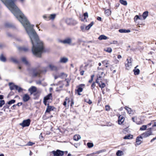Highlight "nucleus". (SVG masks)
I'll list each match as a JSON object with an SVG mask.
<instances>
[{
  "label": "nucleus",
  "instance_id": "nucleus-1",
  "mask_svg": "<svg viewBox=\"0 0 156 156\" xmlns=\"http://www.w3.org/2000/svg\"><path fill=\"white\" fill-rule=\"evenodd\" d=\"M13 14V0H1Z\"/></svg>",
  "mask_w": 156,
  "mask_h": 156
},
{
  "label": "nucleus",
  "instance_id": "nucleus-2",
  "mask_svg": "<svg viewBox=\"0 0 156 156\" xmlns=\"http://www.w3.org/2000/svg\"><path fill=\"white\" fill-rule=\"evenodd\" d=\"M102 80V76H100L97 77L96 80V82L98 83L100 87L102 90V88H104L105 86V84L104 83H102L101 81Z\"/></svg>",
  "mask_w": 156,
  "mask_h": 156
},
{
  "label": "nucleus",
  "instance_id": "nucleus-3",
  "mask_svg": "<svg viewBox=\"0 0 156 156\" xmlns=\"http://www.w3.org/2000/svg\"><path fill=\"white\" fill-rule=\"evenodd\" d=\"M66 22L68 25H74L77 23L76 21L72 18L67 19L66 20Z\"/></svg>",
  "mask_w": 156,
  "mask_h": 156
},
{
  "label": "nucleus",
  "instance_id": "nucleus-4",
  "mask_svg": "<svg viewBox=\"0 0 156 156\" xmlns=\"http://www.w3.org/2000/svg\"><path fill=\"white\" fill-rule=\"evenodd\" d=\"M152 128L148 129L147 131L142 134V137L143 138H146L152 135Z\"/></svg>",
  "mask_w": 156,
  "mask_h": 156
},
{
  "label": "nucleus",
  "instance_id": "nucleus-5",
  "mask_svg": "<svg viewBox=\"0 0 156 156\" xmlns=\"http://www.w3.org/2000/svg\"><path fill=\"white\" fill-rule=\"evenodd\" d=\"M30 120L29 119L24 120L22 123H20V125L24 127L26 126H28L30 124Z\"/></svg>",
  "mask_w": 156,
  "mask_h": 156
},
{
  "label": "nucleus",
  "instance_id": "nucleus-6",
  "mask_svg": "<svg viewBox=\"0 0 156 156\" xmlns=\"http://www.w3.org/2000/svg\"><path fill=\"white\" fill-rule=\"evenodd\" d=\"M54 156H62L64 154V152L60 150H58L56 151H53L52 152Z\"/></svg>",
  "mask_w": 156,
  "mask_h": 156
},
{
  "label": "nucleus",
  "instance_id": "nucleus-7",
  "mask_svg": "<svg viewBox=\"0 0 156 156\" xmlns=\"http://www.w3.org/2000/svg\"><path fill=\"white\" fill-rule=\"evenodd\" d=\"M30 98L29 95L27 94H24L23 96L22 99L23 101L26 102L28 101Z\"/></svg>",
  "mask_w": 156,
  "mask_h": 156
},
{
  "label": "nucleus",
  "instance_id": "nucleus-8",
  "mask_svg": "<svg viewBox=\"0 0 156 156\" xmlns=\"http://www.w3.org/2000/svg\"><path fill=\"white\" fill-rule=\"evenodd\" d=\"M42 72V71L40 70H37L35 71V70L34 71L33 73V76L34 77H36V76H40V74Z\"/></svg>",
  "mask_w": 156,
  "mask_h": 156
},
{
  "label": "nucleus",
  "instance_id": "nucleus-9",
  "mask_svg": "<svg viewBox=\"0 0 156 156\" xmlns=\"http://www.w3.org/2000/svg\"><path fill=\"white\" fill-rule=\"evenodd\" d=\"M143 137L141 136L137 137L136 139V142L138 145H140L142 142Z\"/></svg>",
  "mask_w": 156,
  "mask_h": 156
},
{
  "label": "nucleus",
  "instance_id": "nucleus-10",
  "mask_svg": "<svg viewBox=\"0 0 156 156\" xmlns=\"http://www.w3.org/2000/svg\"><path fill=\"white\" fill-rule=\"evenodd\" d=\"M28 91L30 93V94H32L34 92L36 91L37 88L34 86H32L29 89Z\"/></svg>",
  "mask_w": 156,
  "mask_h": 156
},
{
  "label": "nucleus",
  "instance_id": "nucleus-11",
  "mask_svg": "<svg viewBox=\"0 0 156 156\" xmlns=\"http://www.w3.org/2000/svg\"><path fill=\"white\" fill-rule=\"evenodd\" d=\"M53 108L54 107L53 106H49V104H48L47 105V106L46 108L45 112H50L53 110Z\"/></svg>",
  "mask_w": 156,
  "mask_h": 156
},
{
  "label": "nucleus",
  "instance_id": "nucleus-12",
  "mask_svg": "<svg viewBox=\"0 0 156 156\" xmlns=\"http://www.w3.org/2000/svg\"><path fill=\"white\" fill-rule=\"evenodd\" d=\"M68 61V58L66 57H62L60 58L59 62L61 63H66Z\"/></svg>",
  "mask_w": 156,
  "mask_h": 156
},
{
  "label": "nucleus",
  "instance_id": "nucleus-13",
  "mask_svg": "<svg viewBox=\"0 0 156 156\" xmlns=\"http://www.w3.org/2000/svg\"><path fill=\"white\" fill-rule=\"evenodd\" d=\"M126 60L127 61V63L125 64V66L126 67V69H128L130 66H131L132 65L131 58H130L129 60L128 58Z\"/></svg>",
  "mask_w": 156,
  "mask_h": 156
},
{
  "label": "nucleus",
  "instance_id": "nucleus-14",
  "mask_svg": "<svg viewBox=\"0 0 156 156\" xmlns=\"http://www.w3.org/2000/svg\"><path fill=\"white\" fill-rule=\"evenodd\" d=\"M9 85L10 87V89L11 90H13L14 89H16V88L17 87V85H15L12 83H9Z\"/></svg>",
  "mask_w": 156,
  "mask_h": 156
},
{
  "label": "nucleus",
  "instance_id": "nucleus-15",
  "mask_svg": "<svg viewBox=\"0 0 156 156\" xmlns=\"http://www.w3.org/2000/svg\"><path fill=\"white\" fill-rule=\"evenodd\" d=\"M124 118L121 115L119 116L118 118V123L119 124H121L124 122Z\"/></svg>",
  "mask_w": 156,
  "mask_h": 156
},
{
  "label": "nucleus",
  "instance_id": "nucleus-16",
  "mask_svg": "<svg viewBox=\"0 0 156 156\" xmlns=\"http://www.w3.org/2000/svg\"><path fill=\"white\" fill-rule=\"evenodd\" d=\"M21 60L22 62L26 65L28 66L29 65L28 62L25 57H22L21 58Z\"/></svg>",
  "mask_w": 156,
  "mask_h": 156
},
{
  "label": "nucleus",
  "instance_id": "nucleus-17",
  "mask_svg": "<svg viewBox=\"0 0 156 156\" xmlns=\"http://www.w3.org/2000/svg\"><path fill=\"white\" fill-rule=\"evenodd\" d=\"M84 85L83 84H82L80 85L79 87L78 88L77 90V92L78 94L79 95H80L81 94H80V92H81L83 91V88H82V87L84 86Z\"/></svg>",
  "mask_w": 156,
  "mask_h": 156
},
{
  "label": "nucleus",
  "instance_id": "nucleus-18",
  "mask_svg": "<svg viewBox=\"0 0 156 156\" xmlns=\"http://www.w3.org/2000/svg\"><path fill=\"white\" fill-rule=\"evenodd\" d=\"M62 42L65 44H70L71 42V39L70 38H67L63 41Z\"/></svg>",
  "mask_w": 156,
  "mask_h": 156
},
{
  "label": "nucleus",
  "instance_id": "nucleus-19",
  "mask_svg": "<svg viewBox=\"0 0 156 156\" xmlns=\"http://www.w3.org/2000/svg\"><path fill=\"white\" fill-rule=\"evenodd\" d=\"M52 94H51L50 93L44 98V100L48 101V100L51 99L52 98Z\"/></svg>",
  "mask_w": 156,
  "mask_h": 156
},
{
  "label": "nucleus",
  "instance_id": "nucleus-20",
  "mask_svg": "<svg viewBox=\"0 0 156 156\" xmlns=\"http://www.w3.org/2000/svg\"><path fill=\"white\" fill-rule=\"evenodd\" d=\"M10 60L12 62L16 63H19V61L17 60L16 58L13 57H11L10 58Z\"/></svg>",
  "mask_w": 156,
  "mask_h": 156
},
{
  "label": "nucleus",
  "instance_id": "nucleus-21",
  "mask_svg": "<svg viewBox=\"0 0 156 156\" xmlns=\"http://www.w3.org/2000/svg\"><path fill=\"white\" fill-rule=\"evenodd\" d=\"M119 31L120 33H128L130 32V30L129 29H121L119 30Z\"/></svg>",
  "mask_w": 156,
  "mask_h": 156
},
{
  "label": "nucleus",
  "instance_id": "nucleus-22",
  "mask_svg": "<svg viewBox=\"0 0 156 156\" xmlns=\"http://www.w3.org/2000/svg\"><path fill=\"white\" fill-rule=\"evenodd\" d=\"M108 37L104 35H101L98 38V39L99 40H105L108 39Z\"/></svg>",
  "mask_w": 156,
  "mask_h": 156
},
{
  "label": "nucleus",
  "instance_id": "nucleus-23",
  "mask_svg": "<svg viewBox=\"0 0 156 156\" xmlns=\"http://www.w3.org/2000/svg\"><path fill=\"white\" fill-rule=\"evenodd\" d=\"M148 15V12L146 11L143 12L142 14V17L144 20H145Z\"/></svg>",
  "mask_w": 156,
  "mask_h": 156
},
{
  "label": "nucleus",
  "instance_id": "nucleus-24",
  "mask_svg": "<svg viewBox=\"0 0 156 156\" xmlns=\"http://www.w3.org/2000/svg\"><path fill=\"white\" fill-rule=\"evenodd\" d=\"M49 67L52 70H56L57 69V68L56 66L51 64L49 65Z\"/></svg>",
  "mask_w": 156,
  "mask_h": 156
},
{
  "label": "nucleus",
  "instance_id": "nucleus-25",
  "mask_svg": "<svg viewBox=\"0 0 156 156\" xmlns=\"http://www.w3.org/2000/svg\"><path fill=\"white\" fill-rule=\"evenodd\" d=\"M94 24V22H92L90 24L86 26L85 27V29L86 30H89L90 27L93 25Z\"/></svg>",
  "mask_w": 156,
  "mask_h": 156
},
{
  "label": "nucleus",
  "instance_id": "nucleus-26",
  "mask_svg": "<svg viewBox=\"0 0 156 156\" xmlns=\"http://www.w3.org/2000/svg\"><path fill=\"white\" fill-rule=\"evenodd\" d=\"M80 138V136L79 135H76L73 137L74 140L76 141L78 140Z\"/></svg>",
  "mask_w": 156,
  "mask_h": 156
},
{
  "label": "nucleus",
  "instance_id": "nucleus-27",
  "mask_svg": "<svg viewBox=\"0 0 156 156\" xmlns=\"http://www.w3.org/2000/svg\"><path fill=\"white\" fill-rule=\"evenodd\" d=\"M123 154V152L121 151L118 150L116 152V155L117 156H121Z\"/></svg>",
  "mask_w": 156,
  "mask_h": 156
},
{
  "label": "nucleus",
  "instance_id": "nucleus-28",
  "mask_svg": "<svg viewBox=\"0 0 156 156\" xmlns=\"http://www.w3.org/2000/svg\"><path fill=\"white\" fill-rule=\"evenodd\" d=\"M133 136L131 135H128L125 136L123 138L124 139H130L133 138Z\"/></svg>",
  "mask_w": 156,
  "mask_h": 156
},
{
  "label": "nucleus",
  "instance_id": "nucleus-29",
  "mask_svg": "<svg viewBox=\"0 0 156 156\" xmlns=\"http://www.w3.org/2000/svg\"><path fill=\"white\" fill-rule=\"evenodd\" d=\"M119 1L121 4L124 5H126L127 4V3L126 1L124 0H119Z\"/></svg>",
  "mask_w": 156,
  "mask_h": 156
},
{
  "label": "nucleus",
  "instance_id": "nucleus-30",
  "mask_svg": "<svg viewBox=\"0 0 156 156\" xmlns=\"http://www.w3.org/2000/svg\"><path fill=\"white\" fill-rule=\"evenodd\" d=\"M83 16H84V19H83L81 20L82 21H84V20H86L87 18H88V13L87 12L84 13L83 14Z\"/></svg>",
  "mask_w": 156,
  "mask_h": 156
},
{
  "label": "nucleus",
  "instance_id": "nucleus-31",
  "mask_svg": "<svg viewBox=\"0 0 156 156\" xmlns=\"http://www.w3.org/2000/svg\"><path fill=\"white\" fill-rule=\"evenodd\" d=\"M0 60L3 62H5L6 61V59L3 55H2L0 57Z\"/></svg>",
  "mask_w": 156,
  "mask_h": 156
},
{
  "label": "nucleus",
  "instance_id": "nucleus-32",
  "mask_svg": "<svg viewBox=\"0 0 156 156\" xmlns=\"http://www.w3.org/2000/svg\"><path fill=\"white\" fill-rule=\"evenodd\" d=\"M133 71L135 75H138L140 73V70L139 69H133Z\"/></svg>",
  "mask_w": 156,
  "mask_h": 156
},
{
  "label": "nucleus",
  "instance_id": "nucleus-33",
  "mask_svg": "<svg viewBox=\"0 0 156 156\" xmlns=\"http://www.w3.org/2000/svg\"><path fill=\"white\" fill-rule=\"evenodd\" d=\"M104 51L108 53H111L112 52V50L111 48L109 47L104 49Z\"/></svg>",
  "mask_w": 156,
  "mask_h": 156
},
{
  "label": "nucleus",
  "instance_id": "nucleus-34",
  "mask_svg": "<svg viewBox=\"0 0 156 156\" xmlns=\"http://www.w3.org/2000/svg\"><path fill=\"white\" fill-rule=\"evenodd\" d=\"M125 108L127 111L128 113H129V114H131V112H132V111L131 109V108H128V107L127 106H126L125 107Z\"/></svg>",
  "mask_w": 156,
  "mask_h": 156
},
{
  "label": "nucleus",
  "instance_id": "nucleus-35",
  "mask_svg": "<svg viewBox=\"0 0 156 156\" xmlns=\"http://www.w3.org/2000/svg\"><path fill=\"white\" fill-rule=\"evenodd\" d=\"M111 12L109 9H106L105 11V14L108 16L110 15L111 14Z\"/></svg>",
  "mask_w": 156,
  "mask_h": 156
},
{
  "label": "nucleus",
  "instance_id": "nucleus-36",
  "mask_svg": "<svg viewBox=\"0 0 156 156\" xmlns=\"http://www.w3.org/2000/svg\"><path fill=\"white\" fill-rule=\"evenodd\" d=\"M147 128V125H143L140 129V130H145Z\"/></svg>",
  "mask_w": 156,
  "mask_h": 156
},
{
  "label": "nucleus",
  "instance_id": "nucleus-37",
  "mask_svg": "<svg viewBox=\"0 0 156 156\" xmlns=\"http://www.w3.org/2000/svg\"><path fill=\"white\" fill-rule=\"evenodd\" d=\"M98 76H99V77L100 76H102V78L103 77H104L105 76V74L104 73V72H103V71L101 72H99V74H98Z\"/></svg>",
  "mask_w": 156,
  "mask_h": 156
},
{
  "label": "nucleus",
  "instance_id": "nucleus-38",
  "mask_svg": "<svg viewBox=\"0 0 156 156\" xmlns=\"http://www.w3.org/2000/svg\"><path fill=\"white\" fill-rule=\"evenodd\" d=\"M87 147L89 148L92 147L94 146V144L93 143H88L87 144Z\"/></svg>",
  "mask_w": 156,
  "mask_h": 156
},
{
  "label": "nucleus",
  "instance_id": "nucleus-39",
  "mask_svg": "<svg viewBox=\"0 0 156 156\" xmlns=\"http://www.w3.org/2000/svg\"><path fill=\"white\" fill-rule=\"evenodd\" d=\"M56 15L55 14H51L49 16L50 19L53 20L55 18Z\"/></svg>",
  "mask_w": 156,
  "mask_h": 156
},
{
  "label": "nucleus",
  "instance_id": "nucleus-40",
  "mask_svg": "<svg viewBox=\"0 0 156 156\" xmlns=\"http://www.w3.org/2000/svg\"><path fill=\"white\" fill-rule=\"evenodd\" d=\"M5 26L6 27H12V25L11 24L9 23H6L5 24Z\"/></svg>",
  "mask_w": 156,
  "mask_h": 156
},
{
  "label": "nucleus",
  "instance_id": "nucleus-41",
  "mask_svg": "<svg viewBox=\"0 0 156 156\" xmlns=\"http://www.w3.org/2000/svg\"><path fill=\"white\" fill-rule=\"evenodd\" d=\"M5 104V101L4 100H0V107H1Z\"/></svg>",
  "mask_w": 156,
  "mask_h": 156
},
{
  "label": "nucleus",
  "instance_id": "nucleus-42",
  "mask_svg": "<svg viewBox=\"0 0 156 156\" xmlns=\"http://www.w3.org/2000/svg\"><path fill=\"white\" fill-rule=\"evenodd\" d=\"M16 102V100H11L10 101H9L8 102V104L9 105H11L12 104H13L15 103Z\"/></svg>",
  "mask_w": 156,
  "mask_h": 156
},
{
  "label": "nucleus",
  "instance_id": "nucleus-43",
  "mask_svg": "<svg viewBox=\"0 0 156 156\" xmlns=\"http://www.w3.org/2000/svg\"><path fill=\"white\" fill-rule=\"evenodd\" d=\"M17 88H16V89L19 92H20L23 91V89L21 87H19L18 86H17Z\"/></svg>",
  "mask_w": 156,
  "mask_h": 156
},
{
  "label": "nucleus",
  "instance_id": "nucleus-44",
  "mask_svg": "<svg viewBox=\"0 0 156 156\" xmlns=\"http://www.w3.org/2000/svg\"><path fill=\"white\" fill-rule=\"evenodd\" d=\"M134 19L135 21H136L138 19L141 20V18L138 15H136L135 16Z\"/></svg>",
  "mask_w": 156,
  "mask_h": 156
},
{
  "label": "nucleus",
  "instance_id": "nucleus-45",
  "mask_svg": "<svg viewBox=\"0 0 156 156\" xmlns=\"http://www.w3.org/2000/svg\"><path fill=\"white\" fill-rule=\"evenodd\" d=\"M22 49L25 51H27L28 50L29 48L27 47H24L22 48Z\"/></svg>",
  "mask_w": 156,
  "mask_h": 156
},
{
  "label": "nucleus",
  "instance_id": "nucleus-46",
  "mask_svg": "<svg viewBox=\"0 0 156 156\" xmlns=\"http://www.w3.org/2000/svg\"><path fill=\"white\" fill-rule=\"evenodd\" d=\"M34 144V143H33L31 142H29L27 143V145L31 146L33 145Z\"/></svg>",
  "mask_w": 156,
  "mask_h": 156
},
{
  "label": "nucleus",
  "instance_id": "nucleus-47",
  "mask_svg": "<svg viewBox=\"0 0 156 156\" xmlns=\"http://www.w3.org/2000/svg\"><path fill=\"white\" fill-rule=\"evenodd\" d=\"M9 106L8 105L6 104L3 107V109H4V110L5 111L6 108H9Z\"/></svg>",
  "mask_w": 156,
  "mask_h": 156
},
{
  "label": "nucleus",
  "instance_id": "nucleus-48",
  "mask_svg": "<svg viewBox=\"0 0 156 156\" xmlns=\"http://www.w3.org/2000/svg\"><path fill=\"white\" fill-rule=\"evenodd\" d=\"M96 85L95 83H92V84L91 85V88L92 90L95 87Z\"/></svg>",
  "mask_w": 156,
  "mask_h": 156
},
{
  "label": "nucleus",
  "instance_id": "nucleus-49",
  "mask_svg": "<svg viewBox=\"0 0 156 156\" xmlns=\"http://www.w3.org/2000/svg\"><path fill=\"white\" fill-rule=\"evenodd\" d=\"M108 61L106 60L102 61V64H105V65H107L108 64Z\"/></svg>",
  "mask_w": 156,
  "mask_h": 156
},
{
  "label": "nucleus",
  "instance_id": "nucleus-50",
  "mask_svg": "<svg viewBox=\"0 0 156 156\" xmlns=\"http://www.w3.org/2000/svg\"><path fill=\"white\" fill-rule=\"evenodd\" d=\"M105 109L106 111H108L110 109V107L108 105H107L105 106Z\"/></svg>",
  "mask_w": 156,
  "mask_h": 156
},
{
  "label": "nucleus",
  "instance_id": "nucleus-51",
  "mask_svg": "<svg viewBox=\"0 0 156 156\" xmlns=\"http://www.w3.org/2000/svg\"><path fill=\"white\" fill-rule=\"evenodd\" d=\"M119 5H120V4L119 3H117L115 5V9H117V8L119 7Z\"/></svg>",
  "mask_w": 156,
  "mask_h": 156
},
{
  "label": "nucleus",
  "instance_id": "nucleus-52",
  "mask_svg": "<svg viewBox=\"0 0 156 156\" xmlns=\"http://www.w3.org/2000/svg\"><path fill=\"white\" fill-rule=\"evenodd\" d=\"M23 104L22 102H19L16 105V106H19L22 105Z\"/></svg>",
  "mask_w": 156,
  "mask_h": 156
},
{
  "label": "nucleus",
  "instance_id": "nucleus-53",
  "mask_svg": "<svg viewBox=\"0 0 156 156\" xmlns=\"http://www.w3.org/2000/svg\"><path fill=\"white\" fill-rule=\"evenodd\" d=\"M74 104V101L73 99H71L70 106H72Z\"/></svg>",
  "mask_w": 156,
  "mask_h": 156
},
{
  "label": "nucleus",
  "instance_id": "nucleus-54",
  "mask_svg": "<svg viewBox=\"0 0 156 156\" xmlns=\"http://www.w3.org/2000/svg\"><path fill=\"white\" fill-rule=\"evenodd\" d=\"M117 41H114L112 43H111V44H117Z\"/></svg>",
  "mask_w": 156,
  "mask_h": 156
},
{
  "label": "nucleus",
  "instance_id": "nucleus-55",
  "mask_svg": "<svg viewBox=\"0 0 156 156\" xmlns=\"http://www.w3.org/2000/svg\"><path fill=\"white\" fill-rule=\"evenodd\" d=\"M47 101H45V100H44L43 103H44V104L45 105H47H47L48 104H47Z\"/></svg>",
  "mask_w": 156,
  "mask_h": 156
},
{
  "label": "nucleus",
  "instance_id": "nucleus-56",
  "mask_svg": "<svg viewBox=\"0 0 156 156\" xmlns=\"http://www.w3.org/2000/svg\"><path fill=\"white\" fill-rule=\"evenodd\" d=\"M136 119V118L135 119V117H132V120L133 122H136L135 121Z\"/></svg>",
  "mask_w": 156,
  "mask_h": 156
},
{
  "label": "nucleus",
  "instance_id": "nucleus-57",
  "mask_svg": "<svg viewBox=\"0 0 156 156\" xmlns=\"http://www.w3.org/2000/svg\"><path fill=\"white\" fill-rule=\"evenodd\" d=\"M154 121H151V122L149 123H148L147 125V126H150L152 124V122H154Z\"/></svg>",
  "mask_w": 156,
  "mask_h": 156
},
{
  "label": "nucleus",
  "instance_id": "nucleus-58",
  "mask_svg": "<svg viewBox=\"0 0 156 156\" xmlns=\"http://www.w3.org/2000/svg\"><path fill=\"white\" fill-rule=\"evenodd\" d=\"M87 102L89 103V104H90L92 103V102L90 100H89L88 101H86Z\"/></svg>",
  "mask_w": 156,
  "mask_h": 156
},
{
  "label": "nucleus",
  "instance_id": "nucleus-59",
  "mask_svg": "<svg viewBox=\"0 0 156 156\" xmlns=\"http://www.w3.org/2000/svg\"><path fill=\"white\" fill-rule=\"evenodd\" d=\"M97 20L99 21H101V18L100 17H98L97 18Z\"/></svg>",
  "mask_w": 156,
  "mask_h": 156
},
{
  "label": "nucleus",
  "instance_id": "nucleus-60",
  "mask_svg": "<svg viewBox=\"0 0 156 156\" xmlns=\"http://www.w3.org/2000/svg\"><path fill=\"white\" fill-rule=\"evenodd\" d=\"M80 28L82 31H83V30H84V28H85L83 26H82Z\"/></svg>",
  "mask_w": 156,
  "mask_h": 156
},
{
  "label": "nucleus",
  "instance_id": "nucleus-61",
  "mask_svg": "<svg viewBox=\"0 0 156 156\" xmlns=\"http://www.w3.org/2000/svg\"><path fill=\"white\" fill-rule=\"evenodd\" d=\"M84 71H81L80 72V74L81 75H83L84 74Z\"/></svg>",
  "mask_w": 156,
  "mask_h": 156
},
{
  "label": "nucleus",
  "instance_id": "nucleus-62",
  "mask_svg": "<svg viewBox=\"0 0 156 156\" xmlns=\"http://www.w3.org/2000/svg\"><path fill=\"white\" fill-rule=\"evenodd\" d=\"M16 105H13L12 107V109H15V108L16 107Z\"/></svg>",
  "mask_w": 156,
  "mask_h": 156
},
{
  "label": "nucleus",
  "instance_id": "nucleus-63",
  "mask_svg": "<svg viewBox=\"0 0 156 156\" xmlns=\"http://www.w3.org/2000/svg\"><path fill=\"white\" fill-rule=\"evenodd\" d=\"M67 103L66 101H65L64 102L63 105L64 106H65V107H66V105Z\"/></svg>",
  "mask_w": 156,
  "mask_h": 156
},
{
  "label": "nucleus",
  "instance_id": "nucleus-64",
  "mask_svg": "<svg viewBox=\"0 0 156 156\" xmlns=\"http://www.w3.org/2000/svg\"><path fill=\"white\" fill-rule=\"evenodd\" d=\"M155 126H156V122H154V124L152 126V127H155Z\"/></svg>",
  "mask_w": 156,
  "mask_h": 156
}]
</instances>
